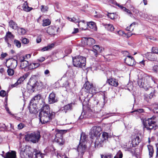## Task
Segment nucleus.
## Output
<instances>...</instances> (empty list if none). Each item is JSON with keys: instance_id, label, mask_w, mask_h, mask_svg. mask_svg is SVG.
I'll list each match as a JSON object with an SVG mask.
<instances>
[{"instance_id": "nucleus-2", "label": "nucleus", "mask_w": 158, "mask_h": 158, "mask_svg": "<svg viewBox=\"0 0 158 158\" xmlns=\"http://www.w3.org/2000/svg\"><path fill=\"white\" fill-rule=\"evenodd\" d=\"M42 110L40 112V121L42 124L50 122L54 117L55 113L51 111L49 106L43 101Z\"/></svg>"}, {"instance_id": "nucleus-44", "label": "nucleus", "mask_w": 158, "mask_h": 158, "mask_svg": "<svg viewBox=\"0 0 158 158\" xmlns=\"http://www.w3.org/2000/svg\"><path fill=\"white\" fill-rule=\"evenodd\" d=\"M41 95L38 94L35 96L33 98V100L36 102H38L40 99Z\"/></svg>"}, {"instance_id": "nucleus-6", "label": "nucleus", "mask_w": 158, "mask_h": 158, "mask_svg": "<svg viewBox=\"0 0 158 158\" xmlns=\"http://www.w3.org/2000/svg\"><path fill=\"white\" fill-rule=\"evenodd\" d=\"M73 64L77 67H81L85 65L86 59L81 56H77L73 58Z\"/></svg>"}, {"instance_id": "nucleus-62", "label": "nucleus", "mask_w": 158, "mask_h": 158, "mask_svg": "<svg viewBox=\"0 0 158 158\" xmlns=\"http://www.w3.org/2000/svg\"><path fill=\"white\" fill-rule=\"evenodd\" d=\"M26 59H28L31 57V55L30 54H28L24 56Z\"/></svg>"}, {"instance_id": "nucleus-11", "label": "nucleus", "mask_w": 158, "mask_h": 158, "mask_svg": "<svg viewBox=\"0 0 158 158\" xmlns=\"http://www.w3.org/2000/svg\"><path fill=\"white\" fill-rule=\"evenodd\" d=\"M36 85V81L32 79H30L27 84V89L30 92H34L35 91L34 88Z\"/></svg>"}, {"instance_id": "nucleus-15", "label": "nucleus", "mask_w": 158, "mask_h": 158, "mask_svg": "<svg viewBox=\"0 0 158 158\" xmlns=\"http://www.w3.org/2000/svg\"><path fill=\"white\" fill-rule=\"evenodd\" d=\"M29 75V73H25V74L23 75V76L20 77L18 80L16 82L14 85H12V86L13 87H15L17 86L19 84H21L24 80L25 79H26L28 76Z\"/></svg>"}, {"instance_id": "nucleus-49", "label": "nucleus", "mask_w": 158, "mask_h": 158, "mask_svg": "<svg viewBox=\"0 0 158 158\" xmlns=\"http://www.w3.org/2000/svg\"><path fill=\"white\" fill-rule=\"evenodd\" d=\"M113 156L111 154H108L105 156H102V158H112Z\"/></svg>"}, {"instance_id": "nucleus-47", "label": "nucleus", "mask_w": 158, "mask_h": 158, "mask_svg": "<svg viewBox=\"0 0 158 158\" xmlns=\"http://www.w3.org/2000/svg\"><path fill=\"white\" fill-rule=\"evenodd\" d=\"M119 158H122L123 156V155L122 152L120 151H119L118 153L116 155Z\"/></svg>"}, {"instance_id": "nucleus-43", "label": "nucleus", "mask_w": 158, "mask_h": 158, "mask_svg": "<svg viewBox=\"0 0 158 158\" xmlns=\"http://www.w3.org/2000/svg\"><path fill=\"white\" fill-rule=\"evenodd\" d=\"M15 44L18 48H20L21 46V43L17 40H15L14 41Z\"/></svg>"}, {"instance_id": "nucleus-21", "label": "nucleus", "mask_w": 158, "mask_h": 158, "mask_svg": "<svg viewBox=\"0 0 158 158\" xmlns=\"http://www.w3.org/2000/svg\"><path fill=\"white\" fill-rule=\"evenodd\" d=\"M78 22V27L80 29L84 30L87 29V23H85L84 20Z\"/></svg>"}, {"instance_id": "nucleus-40", "label": "nucleus", "mask_w": 158, "mask_h": 158, "mask_svg": "<svg viewBox=\"0 0 158 158\" xmlns=\"http://www.w3.org/2000/svg\"><path fill=\"white\" fill-rule=\"evenodd\" d=\"M37 108V106L36 104H33L32 105H30L29 107V110L30 112H31V110H32V112H33L35 111V109Z\"/></svg>"}, {"instance_id": "nucleus-60", "label": "nucleus", "mask_w": 158, "mask_h": 158, "mask_svg": "<svg viewBox=\"0 0 158 158\" xmlns=\"http://www.w3.org/2000/svg\"><path fill=\"white\" fill-rule=\"evenodd\" d=\"M7 55V54L6 53L2 52L1 54V56L2 58H4Z\"/></svg>"}, {"instance_id": "nucleus-38", "label": "nucleus", "mask_w": 158, "mask_h": 158, "mask_svg": "<svg viewBox=\"0 0 158 158\" xmlns=\"http://www.w3.org/2000/svg\"><path fill=\"white\" fill-rule=\"evenodd\" d=\"M28 61H24L20 63V67L21 69H23L26 68L28 65Z\"/></svg>"}, {"instance_id": "nucleus-22", "label": "nucleus", "mask_w": 158, "mask_h": 158, "mask_svg": "<svg viewBox=\"0 0 158 158\" xmlns=\"http://www.w3.org/2000/svg\"><path fill=\"white\" fill-rule=\"evenodd\" d=\"M93 49L94 50H91L92 52H94V55L96 56L98 53L101 52V50L99 46L98 45H95L93 46Z\"/></svg>"}, {"instance_id": "nucleus-18", "label": "nucleus", "mask_w": 158, "mask_h": 158, "mask_svg": "<svg viewBox=\"0 0 158 158\" xmlns=\"http://www.w3.org/2000/svg\"><path fill=\"white\" fill-rule=\"evenodd\" d=\"M106 82L109 85L115 87L118 86V81L114 78L109 79L107 80Z\"/></svg>"}, {"instance_id": "nucleus-10", "label": "nucleus", "mask_w": 158, "mask_h": 158, "mask_svg": "<svg viewBox=\"0 0 158 158\" xmlns=\"http://www.w3.org/2000/svg\"><path fill=\"white\" fill-rule=\"evenodd\" d=\"M82 43L84 46L89 47L94 44L95 41L91 38L84 37L82 39Z\"/></svg>"}, {"instance_id": "nucleus-1", "label": "nucleus", "mask_w": 158, "mask_h": 158, "mask_svg": "<svg viewBox=\"0 0 158 158\" xmlns=\"http://www.w3.org/2000/svg\"><path fill=\"white\" fill-rule=\"evenodd\" d=\"M102 131V129L99 127L94 126L91 129L90 134L91 137L93 139L96 137L95 142V148H99L102 147L104 143L106 142L108 138V135L107 133L103 132L101 136L100 135Z\"/></svg>"}, {"instance_id": "nucleus-33", "label": "nucleus", "mask_w": 158, "mask_h": 158, "mask_svg": "<svg viewBox=\"0 0 158 158\" xmlns=\"http://www.w3.org/2000/svg\"><path fill=\"white\" fill-rule=\"evenodd\" d=\"M54 45V44H53L48 45L47 46L45 47L42 48L41 51L43 52L48 51L53 48Z\"/></svg>"}, {"instance_id": "nucleus-16", "label": "nucleus", "mask_w": 158, "mask_h": 158, "mask_svg": "<svg viewBox=\"0 0 158 158\" xmlns=\"http://www.w3.org/2000/svg\"><path fill=\"white\" fill-rule=\"evenodd\" d=\"M57 28L54 26H51L47 27V32L50 35H54L57 32Z\"/></svg>"}, {"instance_id": "nucleus-64", "label": "nucleus", "mask_w": 158, "mask_h": 158, "mask_svg": "<svg viewBox=\"0 0 158 158\" xmlns=\"http://www.w3.org/2000/svg\"><path fill=\"white\" fill-rule=\"evenodd\" d=\"M49 73H50L48 69L46 70L44 72V74L45 75H47V74H49Z\"/></svg>"}, {"instance_id": "nucleus-42", "label": "nucleus", "mask_w": 158, "mask_h": 158, "mask_svg": "<svg viewBox=\"0 0 158 158\" xmlns=\"http://www.w3.org/2000/svg\"><path fill=\"white\" fill-rule=\"evenodd\" d=\"M7 72L9 76H12L14 74V71L13 69L9 68L7 70Z\"/></svg>"}, {"instance_id": "nucleus-45", "label": "nucleus", "mask_w": 158, "mask_h": 158, "mask_svg": "<svg viewBox=\"0 0 158 158\" xmlns=\"http://www.w3.org/2000/svg\"><path fill=\"white\" fill-rule=\"evenodd\" d=\"M143 111V109H137L135 110L132 111L131 112V113L133 112H136V114H139V113H141Z\"/></svg>"}, {"instance_id": "nucleus-46", "label": "nucleus", "mask_w": 158, "mask_h": 158, "mask_svg": "<svg viewBox=\"0 0 158 158\" xmlns=\"http://www.w3.org/2000/svg\"><path fill=\"white\" fill-rule=\"evenodd\" d=\"M152 51L154 53L158 54V48L153 47L152 48Z\"/></svg>"}, {"instance_id": "nucleus-35", "label": "nucleus", "mask_w": 158, "mask_h": 158, "mask_svg": "<svg viewBox=\"0 0 158 158\" xmlns=\"http://www.w3.org/2000/svg\"><path fill=\"white\" fill-rule=\"evenodd\" d=\"M43 22L42 26L44 27L48 26L51 24V21L48 19L43 20Z\"/></svg>"}, {"instance_id": "nucleus-39", "label": "nucleus", "mask_w": 158, "mask_h": 158, "mask_svg": "<svg viewBox=\"0 0 158 158\" xmlns=\"http://www.w3.org/2000/svg\"><path fill=\"white\" fill-rule=\"evenodd\" d=\"M140 139L139 136H137L132 141V143H135V144L138 145L140 142Z\"/></svg>"}, {"instance_id": "nucleus-54", "label": "nucleus", "mask_w": 158, "mask_h": 158, "mask_svg": "<svg viewBox=\"0 0 158 158\" xmlns=\"http://www.w3.org/2000/svg\"><path fill=\"white\" fill-rule=\"evenodd\" d=\"M24 126L25 125L23 124L22 123H20L18 125V127L19 129H21L23 128Z\"/></svg>"}, {"instance_id": "nucleus-63", "label": "nucleus", "mask_w": 158, "mask_h": 158, "mask_svg": "<svg viewBox=\"0 0 158 158\" xmlns=\"http://www.w3.org/2000/svg\"><path fill=\"white\" fill-rule=\"evenodd\" d=\"M156 157L158 156V143L156 144Z\"/></svg>"}, {"instance_id": "nucleus-32", "label": "nucleus", "mask_w": 158, "mask_h": 158, "mask_svg": "<svg viewBox=\"0 0 158 158\" xmlns=\"http://www.w3.org/2000/svg\"><path fill=\"white\" fill-rule=\"evenodd\" d=\"M86 136L84 133H82L81 135L80 140V143L85 144L86 140Z\"/></svg>"}, {"instance_id": "nucleus-4", "label": "nucleus", "mask_w": 158, "mask_h": 158, "mask_svg": "<svg viewBox=\"0 0 158 158\" xmlns=\"http://www.w3.org/2000/svg\"><path fill=\"white\" fill-rule=\"evenodd\" d=\"M143 124L147 130L156 129L158 128V116H153L148 119L143 120Z\"/></svg>"}, {"instance_id": "nucleus-5", "label": "nucleus", "mask_w": 158, "mask_h": 158, "mask_svg": "<svg viewBox=\"0 0 158 158\" xmlns=\"http://www.w3.org/2000/svg\"><path fill=\"white\" fill-rule=\"evenodd\" d=\"M40 137V133L39 132H33L27 134L25 136V139L27 141L36 143L38 142Z\"/></svg>"}, {"instance_id": "nucleus-13", "label": "nucleus", "mask_w": 158, "mask_h": 158, "mask_svg": "<svg viewBox=\"0 0 158 158\" xmlns=\"http://www.w3.org/2000/svg\"><path fill=\"white\" fill-rule=\"evenodd\" d=\"M86 146L85 144L80 143L77 148V151L79 155L82 156L85 151Z\"/></svg>"}, {"instance_id": "nucleus-31", "label": "nucleus", "mask_w": 158, "mask_h": 158, "mask_svg": "<svg viewBox=\"0 0 158 158\" xmlns=\"http://www.w3.org/2000/svg\"><path fill=\"white\" fill-rule=\"evenodd\" d=\"M116 5L119 7L123 11H125L129 15L130 14V15H131L132 14L130 10L126 9L125 7H123L122 6L120 5L119 4H116Z\"/></svg>"}, {"instance_id": "nucleus-19", "label": "nucleus", "mask_w": 158, "mask_h": 158, "mask_svg": "<svg viewBox=\"0 0 158 158\" xmlns=\"http://www.w3.org/2000/svg\"><path fill=\"white\" fill-rule=\"evenodd\" d=\"M57 101L56 99V95L53 93H51L48 97V102L49 104H52Z\"/></svg>"}, {"instance_id": "nucleus-20", "label": "nucleus", "mask_w": 158, "mask_h": 158, "mask_svg": "<svg viewBox=\"0 0 158 158\" xmlns=\"http://www.w3.org/2000/svg\"><path fill=\"white\" fill-rule=\"evenodd\" d=\"M72 103L68 104L62 107L60 109V110L63 112L66 113L67 111L70 110L72 109Z\"/></svg>"}, {"instance_id": "nucleus-9", "label": "nucleus", "mask_w": 158, "mask_h": 158, "mask_svg": "<svg viewBox=\"0 0 158 158\" xmlns=\"http://www.w3.org/2000/svg\"><path fill=\"white\" fill-rule=\"evenodd\" d=\"M84 86L86 90V92L87 93L93 94H95L96 92V88L94 87L92 84H90L89 82H85Z\"/></svg>"}, {"instance_id": "nucleus-23", "label": "nucleus", "mask_w": 158, "mask_h": 158, "mask_svg": "<svg viewBox=\"0 0 158 158\" xmlns=\"http://www.w3.org/2000/svg\"><path fill=\"white\" fill-rule=\"evenodd\" d=\"M147 59L150 61H156L157 60V58L156 56L152 53H149L147 56Z\"/></svg>"}, {"instance_id": "nucleus-36", "label": "nucleus", "mask_w": 158, "mask_h": 158, "mask_svg": "<svg viewBox=\"0 0 158 158\" xmlns=\"http://www.w3.org/2000/svg\"><path fill=\"white\" fill-rule=\"evenodd\" d=\"M106 28L108 31H114V28L112 24H107L105 25Z\"/></svg>"}, {"instance_id": "nucleus-27", "label": "nucleus", "mask_w": 158, "mask_h": 158, "mask_svg": "<svg viewBox=\"0 0 158 158\" xmlns=\"http://www.w3.org/2000/svg\"><path fill=\"white\" fill-rule=\"evenodd\" d=\"M87 27H88L90 28L93 29L94 30H96L97 29L96 25L95 23L93 22H91L87 23Z\"/></svg>"}, {"instance_id": "nucleus-55", "label": "nucleus", "mask_w": 158, "mask_h": 158, "mask_svg": "<svg viewBox=\"0 0 158 158\" xmlns=\"http://www.w3.org/2000/svg\"><path fill=\"white\" fill-rule=\"evenodd\" d=\"M26 59L25 57H24V56H21L19 58V60L20 61V63H21L22 62H23L24 61H27V60H25Z\"/></svg>"}, {"instance_id": "nucleus-59", "label": "nucleus", "mask_w": 158, "mask_h": 158, "mask_svg": "<svg viewBox=\"0 0 158 158\" xmlns=\"http://www.w3.org/2000/svg\"><path fill=\"white\" fill-rule=\"evenodd\" d=\"M64 153L62 154L59 151L57 152V156L58 157V156L61 157L62 156H64Z\"/></svg>"}, {"instance_id": "nucleus-50", "label": "nucleus", "mask_w": 158, "mask_h": 158, "mask_svg": "<svg viewBox=\"0 0 158 158\" xmlns=\"http://www.w3.org/2000/svg\"><path fill=\"white\" fill-rule=\"evenodd\" d=\"M69 19V20L71 22H74V23H77L78 22V20L77 19H76L75 18H68Z\"/></svg>"}, {"instance_id": "nucleus-14", "label": "nucleus", "mask_w": 158, "mask_h": 158, "mask_svg": "<svg viewBox=\"0 0 158 158\" xmlns=\"http://www.w3.org/2000/svg\"><path fill=\"white\" fill-rule=\"evenodd\" d=\"M125 63L129 66H133L135 63V60L133 57L130 56H127L125 59Z\"/></svg>"}, {"instance_id": "nucleus-30", "label": "nucleus", "mask_w": 158, "mask_h": 158, "mask_svg": "<svg viewBox=\"0 0 158 158\" xmlns=\"http://www.w3.org/2000/svg\"><path fill=\"white\" fill-rule=\"evenodd\" d=\"M40 64L38 63H31L28 66V69L30 70L35 69L38 67Z\"/></svg>"}, {"instance_id": "nucleus-34", "label": "nucleus", "mask_w": 158, "mask_h": 158, "mask_svg": "<svg viewBox=\"0 0 158 158\" xmlns=\"http://www.w3.org/2000/svg\"><path fill=\"white\" fill-rule=\"evenodd\" d=\"M17 29L18 33L20 35H24L26 33V30L23 28H18Z\"/></svg>"}, {"instance_id": "nucleus-29", "label": "nucleus", "mask_w": 158, "mask_h": 158, "mask_svg": "<svg viewBox=\"0 0 158 158\" xmlns=\"http://www.w3.org/2000/svg\"><path fill=\"white\" fill-rule=\"evenodd\" d=\"M148 149L149 151V155L150 157H152L154 153L153 147L150 145L148 146Z\"/></svg>"}, {"instance_id": "nucleus-61", "label": "nucleus", "mask_w": 158, "mask_h": 158, "mask_svg": "<svg viewBox=\"0 0 158 158\" xmlns=\"http://www.w3.org/2000/svg\"><path fill=\"white\" fill-rule=\"evenodd\" d=\"M78 32V28H74V31L72 32L73 34H75Z\"/></svg>"}, {"instance_id": "nucleus-57", "label": "nucleus", "mask_w": 158, "mask_h": 158, "mask_svg": "<svg viewBox=\"0 0 158 158\" xmlns=\"http://www.w3.org/2000/svg\"><path fill=\"white\" fill-rule=\"evenodd\" d=\"M36 42L37 43H40L41 41V38L40 36H38L37 37L36 40Z\"/></svg>"}, {"instance_id": "nucleus-24", "label": "nucleus", "mask_w": 158, "mask_h": 158, "mask_svg": "<svg viewBox=\"0 0 158 158\" xmlns=\"http://www.w3.org/2000/svg\"><path fill=\"white\" fill-rule=\"evenodd\" d=\"M14 37V36L12 35L11 32L9 31L8 32L5 37V40L6 41L9 40V39H13Z\"/></svg>"}, {"instance_id": "nucleus-41", "label": "nucleus", "mask_w": 158, "mask_h": 158, "mask_svg": "<svg viewBox=\"0 0 158 158\" xmlns=\"http://www.w3.org/2000/svg\"><path fill=\"white\" fill-rule=\"evenodd\" d=\"M48 7L47 6H45L44 5L41 6V11L43 12H45L48 11Z\"/></svg>"}, {"instance_id": "nucleus-56", "label": "nucleus", "mask_w": 158, "mask_h": 158, "mask_svg": "<svg viewBox=\"0 0 158 158\" xmlns=\"http://www.w3.org/2000/svg\"><path fill=\"white\" fill-rule=\"evenodd\" d=\"M45 60V58L43 57H41L37 60V61L40 62H42Z\"/></svg>"}, {"instance_id": "nucleus-26", "label": "nucleus", "mask_w": 158, "mask_h": 158, "mask_svg": "<svg viewBox=\"0 0 158 158\" xmlns=\"http://www.w3.org/2000/svg\"><path fill=\"white\" fill-rule=\"evenodd\" d=\"M0 127H2L9 131H10L12 129L14 128L13 126L11 123H9L7 126H6L4 124H2V126H0Z\"/></svg>"}, {"instance_id": "nucleus-3", "label": "nucleus", "mask_w": 158, "mask_h": 158, "mask_svg": "<svg viewBox=\"0 0 158 158\" xmlns=\"http://www.w3.org/2000/svg\"><path fill=\"white\" fill-rule=\"evenodd\" d=\"M20 155L22 158H43L44 154L36 149H33L31 147L27 146L23 150L20 152Z\"/></svg>"}, {"instance_id": "nucleus-8", "label": "nucleus", "mask_w": 158, "mask_h": 158, "mask_svg": "<svg viewBox=\"0 0 158 158\" xmlns=\"http://www.w3.org/2000/svg\"><path fill=\"white\" fill-rule=\"evenodd\" d=\"M149 79V78L148 77L139 79L138 81L139 85L140 87L148 89L149 87L148 80Z\"/></svg>"}, {"instance_id": "nucleus-25", "label": "nucleus", "mask_w": 158, "mask_h": 158, "mask_svg": "<svg viewBox=\"0 0 158 158\" xmlns=\"http://www.w3.org/2000/svg\"><path fill=\"white\" fill-rule=\"evenodd\" d=\"M23 8L24 10L27 12L29 11L32 9V7H29L28 6V3L26 2H25L23 3Z\"/></svg>"}, {"instance_id": "nucleus-12", "label": "nucleus", "mask_w": 158, "mask_h": 158, "mask_svg": "<svg viewBox=\"0 0 158 158\" xmlns=\"http://www.w3.org/2000/svg\"><path fill=\"white\" fill-rule=\"evenodd\" d=\"M6 65L8 68H15L17 66V62L16 60L11 59L7 61Z\"/></svg>"}, {"instance_id": "nucleus-58", "label": "nucleus", "mask_w": 158, "mask_h": 158, "mask_svg": "<svg viewBox=\"0 0 158 158\" xmlns=\"http://www.w3.org/2000/svg\"><path fill=\"white\" fill-rule=\"evenodd\" d=\"M118 33L120 35H123L125 34L124 32L122 30H119L118 31Z\"/></svg>"}, {"instance_id": "nucleus-37", "label": "nucleus", "mask_w": 158, "mask_h": 158, "mask_svg": "<svg viewBox=\"0 0 158 158\" xmlns=\"http://www.w3.org/2000/svg\"><path fill=\"white\" fill-rule=\"evenodd\" d=\"M135 25V23H132L129 27H127L126 30L130 31H132L134 28Z\"/></svg>"}, {"instance_id": "nucleus-28", "label": "nucleus", "mask_w": 158, "mask_h": 158, "mask_svg": "<svg viewBox=\"0 0 158 158\" xmlns=\"http://www.w3.org/2000/svg\"><path fill=\"white\" fill-rule=\"evenodd\" d=\"M9 26L13 29L15 30L18 28L17 24L12 20H10L9 22Z\"/></svg>"}, {"instance_id": "nucleus-52", "label": "nucleus", "mask_w": 158, "mask_h": 158, "mask_svg": "<svg viewBox=\"0 0 158 158\" xmlns=\"http://www.w3.org/2000/svg\"><path fill=\"white\" fill-rule=\"evenodd\" d=\"M6 94V92L4 90H2L0 92V96L2 97L5 96Z\"/></svg>"}, {"instance_id": "nucleus-48", "label": "nucleus", "mask_w": 158, "mask_h": 158, "mask_svg": "<svg viewBox=\"0 0 158 158\" xmlns=\"http://www.w3.org/2000/svg\"><path fill=\"white\" fill-rule=\"evenodd\" d=\"M22 42L23 43L26 44L29 43V40L28 39L25 38H24L22 39Z\"/></svg>"}, {"instance_id": "nucleus-7", "label": "nucleus", "mask_w": 158, "mask_h": 158, "mask_svg": "<svg viewBox=\"0 0 158 158\" xmlns=\"http://www.w3.org/2000/svg\"><path fill=\"white\" fill-rule=\"evenodd\" d=\"M66 132V131L65 130H57L55 140L60 145H63L64 143V140L63 139L62 134Z\"/></svg>"}, {"instance_id": "nucleus-51", "label": "nucleus", "mask_w": 158, "mask_h": 158, "mask_svg": "<svg viewBox=\"0 0 158 158\" xmlns=\"http://www.w3.org/2000/svg\"><path fill=\"white\" fill-rule=\"evenodd\" d=\"M152 70L155 73H157L158 72V65H155L152 68Z\"/></svg>"}, {"instance_id": "nucleus-17", "label": "nucleus", "mask_w": 158, "mask_h": 158, "mask_svg": "<svg viewBox=\"0 0 158 158\" xmlns=\"http://www.w3.org/2000/svg\"><path fill=\"white\" fill-rule=\"evenodd\" d=\"M1 155L4 158H16V152L14 151L6 153L5 156L3 154Z\"/></svg>"}, {"instance_id": "nucleus-53", "label": "nucleus", "mask_w": 158, "mask_h": 158, "mask_svg": "<svg viewBox=\"0 0 158 158\" xmlns=\"http://www.w3.org/2000/svg\"><path fill=\"white\" fill-rule=\"evenodd\" d=\"M108 16L111 19H114L115 18V15L114 13H110L108 15Z\"/></svg>"}]
</instances>
